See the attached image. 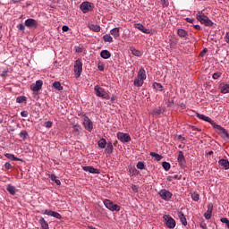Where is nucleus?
Returning a JSON list of instances; mask_svg holds the SVG:
<instances>
[{"instance_id": "nucleus-47", "label": "nucleus", "mask_w": 229, "mask_h": 229, "mask_svg": "<svg viewBox=\"0 0 229 229\" xmlns=\"http://www.w3.org/2000/svg\"><path fill=\"white\" fill-rule=\"evenodd\" d=\"M131 191H133V192H139V187L135 184H133L131 186Z\"/></svg>"}, {"instance_id": "nucleus-60", "label": "nucleus", "mask_w": 229, "mask_h": 229, "mask_svg": "<svg viewBox=\"0 0 229 229\" xmlns=\"http://www.w3.org/2000/svg\"><path fill=\"white\" fill-rule=\"evenodd\" d=\"M14 4L16 3H21V1H24V0H12Z\"/></svg>"}, {"instance_id": "nucleus-7", "label": "nucleus", "mask_w": 229, "mask_h": 229, "mask_svg": "<svg viewBox=\"0 0 229 229\" xmlns=\"http://www.w3.org/2000/svg\"><path fill=\"white\" fill-rule=\"evenodd\" d=\"M82 117L83 126L85 130H87L88 131H92V130H94V123H92V120H90V118H89V116H87L86 114H82Z\"/></svg>"}, {"instance_id": "nucleus-63", "label": "nucleus", "mask_w": 229, "mask_h": 229, "mask_svg": "<svg viewBox=\"0 0 229 229\" xmlns=\"http://www.w3.org/2000/svg\"><path fill=\"white\" fill-rule=\"evenodd\" d=\"M200 227L203 228V229H207V225H201Z\"/></svg>"}, {"instance_id": "nucleus-56", "label": "nucleus", "mask_w": 229, "mask_h": 229, "mask_svg": "<svg viewBox=\"0 0 229 229\" xmlns=\"http://www.w3.org/2000/svg\"><path fill=\"white\" fill-rule=\"evenodd\" d=\"M174 105V102L173 100L167 102V106H172Z\"/></svg>"}, {"instance_id": "nucleus-58", "label": "nucleus", "mask_w": 229, "mask_h": 229, "mask_svg": "<svg viewBox=\"0 0 229 229\" xmlns=\"http://www.w3.org/2000/svg\"><path fill=\"white\" fill-rule=\"evenodd\" d=\"M54 182L56 183V185H62V182L58 179H55Z\"/></svg>"}, {"instance_id": "nucleus-32", "label": "nucleus", "mask_w": 229, "mask_h": 229, "mask_svg": "<svg viewBox=\"0 0 229 229\" xmlns=\"http://www.w3.org/2000/svg\"><path fill=\"white\" fill-rule=\"evenodd\" d=\"M98 148H100L101 149H105V148H106V139H100L98 141Z\"/></svg>"}, {"instance_id": "nucleus-44", "label": "nucleus", "mask_w": 229, "mask_h": 229, "mask_svg": "<svg viewBox=\"0 0 229 229\" xmlns=\"http://www.w3.org/2000/svg\"><path fill=\"white\" fill-rule=\"evenodd\" d=\"M223 73H221L220 72H215L212 75L213 80H219V77L222 76Z\"/></svg>"}, {"instance_id": "nucleus-4", "label": "nucleus", "mask_w": 229, "mask_h": 229, "mask_svg": "<svg viewBox=\"0 0 229 229\" xmlns=\"http://www.w3.org/2000/svg\"><path fill=\"white\" fill-rule=\"evenodd\" d=\"M104 205L106 208H107L111 212H119L121 210V206L114 204V202L110 199H105Z\"/></svg>"}, {"instance_id": "nucleus-49", "label": "nucleus", "mask_w": 229, "mask_h": 229, "mask_svg": "<svg viewBox=\"0 0 229 229\" xmlns=\"http://www.w3.org/2000/svg\"><path fill=\"white\" fill-rule=\"evenodd\" d=\"M185 21H186V22H190L191 24H194V19H192V18H186Z\"/></svg>"}, {"instance_id": "nucleus-57", "label": "nucleus", "mask_w": 229, "mask_h": 229, "mask_svg": "<svg viewBox=\"0 0 229 229\" xmlns=\"http://www.w3.org/2000/svg\"><path fill=\"white\" fill-rule=\"evenodd\" d=\"M207 55V48H205V49L202 50V52H201V54H200V56H203V55Z\"/></svg>"}, {"instance_id": "nucleus-13", "label": "nucleus", "mask_w": 229, "mask_h": 229, "mask_svg": "<svg viewBox=\"0 0 229 229\" xmlns=\"http://www.w3.org/2000/svg\"><path fill=\"white\" fill-rule=\"evenodd\" d=\"M117 139L118 140H121V142H130V140H131L130 134L124 132H118Z\"/></svg>"}, {"instance_id": "nucleus-2", "label": "nucleus", "mask_w": 229, "mask_h": 229, "mask_svg": "<svg viewBox=\"0 0 229 229\" xmlns=\"http://www.w3.org/2000/svg\"><path fill=\"white\" fill-rule=\"evenodd\" d=\"M196 17H197V21H199L200 24H204V26H208V27L214 26V21L208 19V16L205 15L203 12L199 11L196 14Z\"/></svg>"}, {"instance_id": "nucleus-36", "label": "nucleus", "mask_w": 229, "mask_h": 229, "mask_svg": "<svg viewBox=\"0 0 229 229\" xmlns=\"http://www.w3.org/2000/svg\"><path fill=\"white\" fill-rule=\"evenodd\" d=\"M131 55L134 56H142V52L140 50H137L135 48H131Z\"/></svg>"}, {"instance_id": "nucleus-52", "label": "nucleus", "mask_w": 229, "mask_h": 229, "mask_svg": "<svg viewBox=\"0 0 229 229\" xmlns=\"http://www.w3.org/2000/svg\"><path fill=\"white\" fill-rule=\"evenodd\" d=\"M225 40L227 44H229V31L225 34Z\"/></svg>"}, {"instance_id": "nucleus-17", "label": "nucleus", "mask_w": 229, "mask_h": 229, "mask_svg": "<svg viewBox=\"0 0 229 229\" xmlns=\"http://www.w3.org/2000/svg\"><path fill=\"white\" fill-rule=\"evenodd\" d=\"M82 170L91 174H99L101 173L99 170L94 168V166H82Z\"/></svg>"}, {"instance_id": "nucleus-62", "label": "nucleus", "mask_w": 229, "mask_h": 229, "mask_svg": "<svg viewBox=\"0 0 229 229\" xmlns=\"http://www.w3.org/2000/svg\"><path fill=\"white\" fill-rule=\"evenodd\" d=\"M111 101H112V103H114V101H115V97H112Z\"/></svg>"}, {"instance_id": "nucleus-27", "label": "nucleus", "mask_w": 229, "mask_h": 229, "mask_svg": "<svg viewBox=\"0 0 229 229\" xmlns=\"http://www.w3.org/2000/svg\"><path fill=\"white\" fill-rule=\"evenodd\" d=\"M119 27H115L110 30V34L114 37V38H119L120 33H119Z\"/></svg>"}, {"instance_id": "nucleus-6", "label": "nucleus", "mask_w": 229, "mask_h": 229, "mask_svg": "<svg viewBox=\"0 0 229 229\" xmlns=\"http://www.w3.org/2000/svg\"><path fill=\"white\" fill-rule=\"evenodd\" d=\"M213 128L216 129V133H218L222 139H229V134L226 129L216 123H213Z\"/></svg>"}, {"instance_id": "nucleus-40", "label": "nucleus", "mask_w": 229, "mask_h": 229, "mask_svg": "<svg viewBox=\"0 0 229 229\" xmlns=\"http://www.w3.org/2000/svg\"><path fill=\"white\" fill-rule=\"evenodd\" d=\"M162 167L163 169H165V171H169V169H171V164H169L168 162H163Z\"/></svg>"}, {"instance_id": "nucleus-14", "label": "nucleus", "mask_w": 229, "mask_h": 229, "mask_svg": "<svg viewBox=\"0 0 229 229\" xmlns=\"http://www.w3.org/2000/svg\"><path fill=\"white\" fill-rule=\"evenodd\" d=\"M24 25L26 28H38V21H37L35 19L30 18L25 21Z\"/></svg>"}, {"instance_id": "nucleus-22", "label": "nucleus", "mask_w": 229, "mask_h": 229, "mask_svg": "<svg viewBox=\"0 0 229 229\" xmlns=\"http://www.w3.org/2000/svg\"><path fill=\"white\" fill-rule=\"evenodd\" d=\"M177 216L183 226H187V218L185 217V215H183V212L180 211L177 213Z\"/></svg>"}, {"instance_id": "nucleus-37", "label": "nucleus", "mask_w": 229, "mask_h": 229, "mask_svg": "<svg viewBox=\"0 0 229 229\" xmlns=\"http://www.w3.org/2000/svg\"><path fill=\"white\" fill-rule=\"evenodd\" d=\"M153 88L156 89V90H159V92H162L164 87L162 86V84L157 83V82H154L153 83Z\"/></svg>"}, {"instance_id": "nucleus-26", "label": "nucleus", "mask_w": 229, "mask_h": 229, "mask_svg": "<svg viewBox=\"0 0 229 229\" xmlns=\"http://www.w3.org/2000/svg\"><path fill=\"white\" fill-rule=\"evenodd\" d=\"M219 165H221V167H224V169L228 170L229 169V161L228 159H220L218 161Z\"/></svg>"}, {"instance_id": "nucleus-48", "label": "nucleus", "mask_w": 229, "mask_h": 229, "mask_svg": "<svg viewBox=\"0 0 229 229\" xmlns=\"http://www.w3.org/2000/svg\"><path fill=\"white\" fill-rule=\"evenodd\" d=\"M130 173H131L132 174H137L139 171L136 168H131Z\"/></svg>"}, {"instance_id": "nucleus-33", "label": "nucleus", "mask_w": 229, "mask_h": 229, "mask_svg": "<svg viewBox=\"0 0 229 229\" xmlns=\"http://www.w3.org/2000/svg\"><path fill=\"white\" fill-rule=\"evenodd\" d=\"M150 157H153L157 162H160L162 160L163 157L157 153L150 152Z\"/></svg>"}, {"instance_id": "nucleus-41", "label": "nucleus", "mask_w": 229, "mask_h": 229, "mask_svg": "<svg viewBox=\"0 0 229 229\" xmlns=\"http://www.w3.org/2000/svg\"><path fill=\"white\" fill-rule=\"evenodd\" d=\"M191 199L193 201H199V194L198 192L191 193Z\"/></svg>"}, {"instance_id": "nucleus-21", "label": "nucleus", "mask_w": 229, "mask_h": 229, "mask_svg": "<svg viewBox=\"0 0 229 229\" xmlns=\"http://www.w3.org/2000/svg\"><path fill=\"white\" fill-rule=\"evenodd\" d=\"M88 28L91 30V31H95V33H99V31H101V27L98 24H94V23H89L88 25Z\"/></svg>"}, {"instance_id": "nucleus-29", "label": "nucleus", "mask_w": 229, "mask_h": 229, "mask_svg": "<svg viewBox=\"0 0 229 229\" xmlns=\"http://www.w3.org/2000/svg\"><path fill=\"white\" fill-rule=\"evenodd\" d=\"M5 157L9 160H14L15 162H21V160H22L21 158H19V157H15V155L10 154V153L5 154Z\"/></svg>"}, {"instance_id": "nucleus-11", "label": "nucleus", "mask_w": 229, "mask_h": 229, "mask_svg": "<svg viewBox=\"0 0 229 229\" xmlns=\"http://www.w3.org/2000/svg\"><path fill=\"white\" fill-rule=\"evenodd\" d=\"M93 9H94V4L90 2H83L81 4V10L84 13H89V12H92Z\"/></svg>"}, {"instance_id": "nucleus-34", "label": "nucleus", "mask_w": 229, "mask_h": 229, "mask_svg": "<svg viewBox=\"0 0 229 229\" xmlns=\"http://www.w3.org/2000/svg\"><path fill=\"white\" fill-rule=\"evenodd\" d=\"M106 151L108 155H112L113 151H114V145H112V143H108L106 145Z\"/></svg>"}, {"instance_id": "nucleus-35", "label": "nucleus", "mask_w": 229, "mask_h": 229, "mask_svg": "<svg viewBox=\"0 0 229 229\" xmlns=\"http://www.w3.org/2000/svg\"><path fill=\"white\" fill-rule=\"evenodd\" d=\"M104 42H114V38L110 34H106L103 36Z\"/></svg>"}, {"instance_id": "nucleus-23", "label": "nucleus", "mask_w": 229, "mask_h": 229, "mask_svg": "<svg viewBox=\"0 0 229 229\" xmlns=\"http://www.w3.org/2000/svg\"><path fill=\"white\" fill-rule=\"evenodd\" d=\"M177 35L181 38H187V37H189V33L187 32V30H183V29H178L177 30Z\"/></svg>"}, {"instance_id": "nucleus-50", "label": "nucleus", "mask_w": 229, "mask_h": 229, "mask_svg": "<svg viewBox=\"0 0 229 229\" xmlns=\"http://www.w3.org/2000/svg\"><path fill=\"white\" fill-rule=\"evenodd\" d=\"M163 6H164L165 8H167V6H169V1H167V0H163Z\"/></svg>"}, {"instance_id": "nucleus-24", "label": "nucleus", "mask_w": 229, "mask_h": 229, "mask_svg": "<svg viewBox=\"0 0 229 229\" xmlns=\"http://www.w3.org/2000/svg\"><path fill=\"white\" fill-rule=\"evenodd\" d=\"M220 91L222 94H229V84H226V83L220 84Z\"/></svg>"}, {"instance_id": "nucleus-53", "label": "nucleus", "mask_w": 229, "mask_h": 229, "mask_svg": "<svg viewBox=\"0 0 229 229\" xmlns=\"http://www.w3.org/2000/svg\"><path fill=\"white\" fill-rule=\"evenodd\" d=\"M62 30L63 31H69V26H67V25H64L63 27H62Z\"/></svg>"}, {"instance_id": "nucleus-28", "label": "nucleus", "mask_w": 229, "mask_h": 229, "mask_svg": "<svg viewBox=\"0 0 229 229\" xmlns=\"http://www.w3.org/2000/svg\"><path fill=\"white\" fill-rule=\"evenodd\" d=\"M100 56L104 60H108V58H110V56H112V54L108 50H102L100 53Z\"/></svg>"}, {"instance_id": "nucleus-18", "label": "nucleus", "mask_w": 229, "mask_h": 229, "mask_svg": "<svg viewBox=\"0 0 229 229\" xmlns=\"http://www.w3.org/2000/svg\"><path fill=\"white\" fill-rule=\"evenodd\" d=\"M177 162L181 167H185V157L182 151H179Z\"/></svg>"}, {"instance_id": "nucleus-10", "label": "nucleus", "mask_w": 229, "mask_h": 229, "mask_svg": "<svg viewBox=\"0 0 229 229\" xmlns=\"http://www.w3.org/2000/svg\"><path fill=\"white\" fill-rule=\"evenodd\" d=\"M42 85H44L42 80H38L36 83H32L30 85V90H32L34 94H37L38 92H40V90H42Z\"/></svg>"}, {"instance_id": "nucleus-61", "label": "nucleus", "mask_w": 229, "mask_h": 229, "mask_svg": "<svg viewBox=\"0 0 229 229\" xmlns=\"http://www.w3.org/2000/svg\"><path fill=\"white\" fill-rule=\"evenodd\" d=\"M174 180H180V177L177 174H175L174 175Z\"/></svg>"}, {"instance_id": "nucleus-64", "label": "nucleus", "mask_w": 229, "mask_h": 229, "mask_svg": "<svg viewBox=\"0 0 229 229\" xmlns=\"http://www.w3.org/2000/svg\"><path fill=\"white\" fill-rule=\"evenodd\" d=\"M208 155H214V151H209Z\"/></svg>"}, {"instance_id": "nucleus-59", "label": "nucleus", "mask_w": 229, "mask_h": 229, "mask_svg": "<svg viewBox=\"0 0 229 229\" xmlns=\"http://www.w3.org/2000/svg\"><path fill=\"white\" fill-rule=\"evenodd\" d=\"M193 27L195 28V30H201V26L199 25H193Z\"/></svg>"}, {"instance_id": "nucleus-8", "label": "nucleus", "mask_w": 229, "mask_h": 229, "mask_svg": "<svg viewBox=\"0 0 229 229\" xmlns=\"http://www.w3.org/2000/svg\"><path fill=\"white\" fill-rule=\"evenodd\" d=\"M74 72L76 78H80V76H81V72H83V64L81 61H80V59L75 61Z\"/></svg>"}, {"instance_id": "nucleus-12", "label": "nucleus", "mask_w": 229, "mask_h": 229, "mask_svg": "<svg viewBox=\"0 0 229 229\" xmlns=\"http://www.w3.org/2000/svg\"><path fill=\"white\" fill-rule=\"evenodd\" d=\"M41 214H45V216H50L51 217H55V219H62V215L56 211L46 209L42 211Z\"/></svg>"}, {"instance_id": "nucleus-31", "label": "nucleus", "mask_w": 229, "mask_h": 229, "mask_svg": "<svg viewBox=\"0 0 229 229\" xmlns=\"http://www.w3.org/2000/svg\"><path fill=\"white\" fill-rule=\"evenodd\" d=\"M53 87L54 89H55V90H59V91L64 90V87L62 86V83H60V81L54 82Z\"/></svg>"}, {"instance_id": "nucleus-3", "label": "nucleus", "mask_w": 229, "mask_h": 229, "mask_svg": "<svg viewBox=\"0 0 229 229\" xmlns=\"http://www.w3.org/2000/svg\"><path fill=\"white\" fill-rule=\"evenodd\" d=\"M94 90L98 98H102V99H110V95H108L105 89L101 88L99 85H96L94 87Z\"/></svg>"}, {"instance_id": "nucleus-9", "label": "nucleus", "mask_w": 229, "mask_h": 229, "mask_svg": "<svg viewBox=\"0 0 229 229\" xmlns=\"http://www.w3.org/2000/svg\"><path fill=\"white\" fill-rule=\"evenodd\" d=\"M158 195L164 201H170L173 198V193L165 189L160 190Z\"/></svg>"}, {"instance_id": "nucleus-25", "label": "nucleus", "mask_w": 229, "mask_h": 229, "mask_svg": "<svg viewBox=\"0 0 229 229\" xmlns=\"http://www.w3.org/2000/svg\"><path fill=\"white\" fill-rule=\"evenodd\" d=\"M41 229H49V224H47V221L44 217H41L38 221Z\"/></svg>"}, {"instance_id": "nucleus-38", "label": "nucleus", "mask_w": 229, "mask_h": 229, "mask_svg": "<svg viewBox=\"0 0 229 229\" xmlns=\"http://www.w3.org/2000/svg\"><path fill=\"white\" fill-rule=\"evenodd\" d=\"M19 137L22 139V140H26L28 139V131H21L19 134Z\"/></svg>"}, {"instance_id": "nucleus-55", "label": "nucleus", "mask_w": 229, "mask_h": 229, "mask_svg": "<svg viewBox=\"0 0 229 229\" xmlns=\"http://www.w3.org/2000/svg\"><path fill=\"white\" fill-rule=\"evenodd\" d=\"M4 167H5V169H12V164L5 163Z\"/></svg>"}, {"instance_id": "nucleus-1", "label": "nucleus", "mask_w": 229, "mask_h": 229, "mask_svg": "<svg viewBox=\"0 0 229 229\" xmlns=\"http://www.w3.org/2000/svg\"><path fill=\"white\" fill-rule=\"evenodd\" d=\"M146 70L144 68L140 69L137 77L134 79V87H142L144 85V81L146 80Z\"/></svg>"}, {"instance_id": "nucleus-19", "label": "nucleus", "mask_w": 229, "mask_h": 229, "mask_svg": "<svg viewBox=\"0 0 229 229\" xmlns=\"http://www.w3.org/2000/svg\"><path fill=\"white\" fill-rule=\"evenodd\" d=\"M134 28H136V30H139L140 31H142V33H145L147 35L150 33L149 30L146 29V27H144V25H142L141 23H135Z\"/></svg>"}, {"instance_id": "nucleus-43", "label": "nucleus", "mask_w": 229, "mask_h": 229, "mask_svg": "<svg viewBox=\"0 0 229 229\" xmlns=\"http://www.w3.org/2000/svg\"><path fill=\"white\" fill-rule=\"evenodd\" d=\"M137 169H140V171H142L144 169V167H146V165L142 163V162H138V164L136 165Z\"/></svg>"}, {"instance_id": "nucleus-20", "label": "nucleus", "mask_w": 229, "mask_h": 229, "mask_svg": "<svg viewBox=\"0 0 229 229\" xmlns=\"http://www.w3.org/2000/svg\"><path fill=\"white\" fill-rule=\"evenodd\" d=\"M197 117L199 119H201V121H206L207 123H210V124H212V126H214V124L216 123H214V121H212V119H210V117L205 116V114L197 113Z\"/></svg>"}, {"instance_id": "nucleus-51", "label": "nucleus", "mask_w": 229, "mask_h": 229, "mask_svg": "<svg viewBox=\"0 0 229 229\" xmlns=\"http://www.w3.org/2000/svg\"><path fill=\"white\" fill-rule=\"evenodd\" d=\"M21 117H28V111H21Z\"/></svg>"}, {"instance_id": "nucleus-45", "label": "nucleus", "mask_w": 229, "mask_h": 229, "mask_svg": "<svg viewBox=\"0 0 229 229\" xmlns=\"http://www.w3.org/2000/svg\"><path fill=\"white\" fill-rule=\"evenodd\" d=\"M46 128H51L53 126V122L47 121L45 123Z\"/></svg>"}, {"instance_id": "nucleus-42", "label": "nucleus", "mask_w": 229, "mask_h": 229, "mask_svg": "<svg viewBox=\"0 0 229 229\" xmlns=\"http://www.w3.org/2000/svg\"><path fill=\"white\" fill-rule=\"evenodd\" d=\"M98 71H100V72H105V64H103V63H101V62H98Z\"/></svg>"}, {"instance_id": "nucleus-30", "label": "nucleus", "mask_w": 229, "mask_h": 229, "mask_svg": "<svg viewBox=\"0 0 229 229\" xmlns=\"http://www.w3.org/2000/svg\"><path fill=\"white\" fill-rule=\"evenodd\" d=\"M7 191L9 193H11L12 196H15V192H17V189L15 188V186H13V185L9 184L7 186Z\"/></svg>"}, {"instance_id": "nucleus-5", "label": "nucleus", "mask_w": 229, "mask_h": 229, "mask_svg": "<svg viewBox=\"0 0 229 229\" xmlns=\"http://www.w3.org/2000/svg\"><path fill=\"white\" fill-rule=\"evenodd\" d=\"M163 219L166 228L173 229L176 227V220H174V218H173L171 216L164 215Z\"/></svg>"}, {"instance_id": "nucleus-16", "label": "nucleus", "mask_w": 229, "mask_h": 229, "mask_svg": "<svg viewBox=\"0 0 229 229\" xmlns=\"http://www.w3.org/2000/svg\"><path fill=\"white\" fill-rule=\"evenodd\" d=\"M214 210V204L212 202L208 203V210L204 214L205 219L208 220L212 217V212Z\"/></svg>"}, {"instance_id": "nucleus-54", "label": "nucleus", "mask_w": 229, "mask_h": 229, "mask_svg": "<svg viewBox=\"0 0 229 229\" xmlns=\"http://www.w3.org/2000/svg\"><path fill=\"white\" fill-rule=\"evenodd\" d=\"M49 178L52 180V182H55V180H57L56 175H55V174H50Z\"/></svg>"}, {"instance_id": "nucleus-46", "label": "nucleus", "mask_w": 229, "mask_h": 229, "mask_svg": "<svg viewBox=\"0 0 229 229\" xmlns=\"http://www.w3.org/2000/svg\"><path fill=\"white\" fill-rule=\"evenodd\" d=\"M17 28H18V30H19L20 31H24V30H26V28L24 27V25H23L22 23L19 24V25L17 26Z\"/></svg>"}, {"instance_id": "nucleus-39", "label": "nucleus", "mask_w": 229, "mask_h": 229, "mask_svg": "<svg viewBox=\"0 0 229 229\" xmlns=\"http://www.w3.org/2000/svg\"><path fill=\"white\" fill-rule=\"evenodd\" d=\"M27 98L25 96H20L16 98V103H24L26 102Z\"/></svg>"}, {"instance_id": "nucleus-15", "label": "nucleus", "mask_w": 229, "mask_h": 229, "mask_svg": "<svg viewBox=\"0 0 229 229\" xmlns=\"http://www.w3.org/2000/svg\"><path fill=\"white\" fill-rule=\"evenodd\" d=\"M165 112V107L159 106L155 108L150 114L153 117H160Z\"/></svg>"}]
</instances>
